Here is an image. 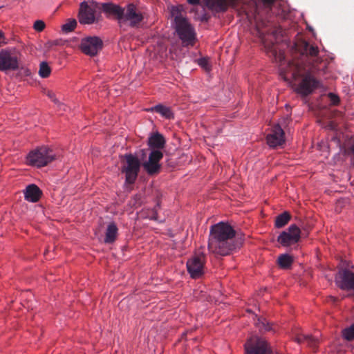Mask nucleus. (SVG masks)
Here are the masks:
<instances>
[{"mask_svg": "<svg viewBox=\"0 0 354 354\" xmlns=\"http://www.w3.org/2000/svg\"><path fill=\"white\" fill-rule=\"evenodd\" d=\"M254 20L255 34L261 39L267 53L279 63L280 76L285 81L290 82L294 91L301 96L306 97L313 93L319 84L313 73L322 69L318 66L322 62L318 48L305 42L304 52L300 54L299 58L286 60L284 52L279 46V44L283 41V30L274 27L257 6Z\"/></svg>", "mask_w": 354, "mask_h": 354, "instance_id": "nucleus-1", "label": "nucleus"}, {"mask_svg": "<svg viewBox=\"0 0 354 354\" xmlns=\"http://www.w3.org/2000/svg\"><path fill=\"white\" fill-rule=\"evenodd\" d=\"M241 241L235 238V231L229 224L220 222L211 226L208 249L222 256L227 255L241 245Z\"/></svg>", "mask_w": 354, "mask_h": 354, "instance_id": "nucleus-2", "label": "nucleus"}, {"mask_svg": "<svg viewBox=\"0 0 354 354\" xmlns=\"http://www.w3.org/2000/svg\"><path fill=\"white\" fill-rule=\"evenodd\" d=\"M170 14L174 21L176 32L185 46H192L196 40L194 28L182 15L178 7L172 6Z\"/></svg>", "mask_w": 354, "mask_h": 354, "instance_id": "nucleus-3", "label": "nucleus"}, {"mask_svg": "<svg viewBox=\"0 0 354 354\" xmlns=\"http://www.w3.org/2000/svg\"><path fill=\"white\" fill-rule=\"evenodd\" d=\"M21 53L15 48L2 49L0 51V71H17L19 68Z\"/></svg>", "mask_w": 354, "mask_h": 354, "instance_id": "nucleus-4", "label": "nucleus"}, {"mask_svg": "<svg viewBox=\"0 0 354 354\" xmlns=\"http://www.w3.org/2000/svg\"><path fill=\"white\" fill-rule=\"evenodd\" d=\"M142 12L133 3H129L123 8L122 16L119 19V26L122 28L124 26L137 27L143 20Z\"/></svg>", "mask_w": 354, "mask_h": 354, "instance_id": "nucleus-5", "label": "nucleus"}, {"mask_svg": "<svg viewBox=\"0 0 354 354\" xmlns=\"http://www.w3.org/2000/svg\"><path fill=\"white\" fill-rule=\"evenodd\" d=\"M55 158L53 151L46 147H39L31 151L27 156L29 165L41 167L46 165Z\"/></svg>", "mask_w": 354, "mask_h": 354, "instance_id": "nucleus-6", "label": "nucleus"}, {"mask_svg": "<svg viewBox=\"0 0 354 354\" xmlns=\"http://www.w3.org/2000/svg\"><path fill=\"white\" fill-rule=\"evenodd\" d=\"M245 354H270L271 348L267 341L259 336H252L244 345Z\"/></svg>", "mask_w": 354, "mask_h": 354, "instance_id": "nucleus-7", "label": "nucleus"}, {"mask_svg": "<svg viewBox=\"0 0 354 354\" xmlns=\"http://www.w3.org/2000/svg\"><path fill=\"white\" fill-rule=\"evenodd\" d=\"M124 158L126 162L122 171L125 174L126 181L129 184H132L137 178L140 163L139 160L131 153L126 154Z\"/></svg>", "mask_w": 354, "mask_h": 354, "instance_id": "nucleus-8", "label": "nucleus"}, {"mask_svg": "<svg viewBox=\"0 0 354 354\" xmlns=\"http://www.w3.org/2000/svg\"><path fill=\"white\" fill-rule=\"evenodd\" d=\"M301 236L300 229L295 224L283 231L278 236L277 241L284 247L297 243Z\"/></svg>", "mask_w": 354, "mask_h": 354, "instance_id": "nucleus-9", "label": "nucleus"}, {"mask_svg": "<svg viewBox=\"0 0 354 354\" xmlns=\"http://www.w3.org/2000/svg\"><path fill=\"white\" fill-rule=\"evenodd\" d=\"M80 49L86 55H95L102 47V39L96 36H90L82 39Z\"/></svg>", "mask_w": 354, "mask_h": 354, "instance_id": "nucleus-10", "label": "nucleus"}, {"mask_svg": "<svg viewBox=\"0 0 354 354\" xmlns=\"http://www.w3.org/2000/svg\"><path fill=\"white\" fill-rule=\"evenodd\" d=\"M205 257L195 255L187 262V268L192 278H199L204 272Z\"/></svg>", "mask_w": 354, "mask_h": 354, "instance_id": "nucleus-11", "label": "nucleus"}, {"mask_svg": "<svg viewBox=\"0 0 354 354\" xmlns=\"http://www.w3.org/2000/svg\"><path fill=\"white\" fill-rule=\"evenodd\" d=\"M162 157L163 154L160 150H151L149 159L142 163L144 169L150 175L158 173L160 169L159 161Z\"/></svg>", "mask_w": 354, "mask_h": 354, "instance_id": "nucleus-12", "label": "nucleus"}, {"mask_svg": "<svg viewBox=\"0 0 354 354\" xmlns=\"http://www.w3.org/2000/svg\"><path fill=\"white\" fill-rule=\"evenodd\" d=\"M335 282L342 290L354 291V273L347 269L340 270L335 277Z\"/></svg>", "mask_w": 354, "mask_h": 354, "instance_id": "nucleus-13", "label": "nucleus"}, {"mask_svg": "<svg viewBox=\"0 0 354 354\" xmlns=\"http://www.w3.org/2000/svg\"><path fill=\"white\" fill-rule=\"evenodd\" d=\"M79 21L82 24H92L95 21V10L86 1L80 3Z\"/></svg>", "mask_w": 354, "mask_h": 354, "instance_id": "nucleus-14", "label": "nucleus"}, {"mask_svg": "<svg viewBox=\"0 0 354 354\" xmlns=\"http://www.w3.org/2000/svg\"><path fill=\"white\" fill-rule=\"evenodd\" d=\"M268 145L270 147H277L285 142L284 131L279 124H276L271 133L266 137Z\"/></svg>", "mask_w": 354, "mask_h": 354, "instance_id": "nucleus-15", "label": "nucleus"}, {"mask_svg": "<svg viewBox=\"0 0 354 354\" xmlns=\"http://www.w3.org/2000/svg\"><path fill=\"white\" fill-rule=\"evenodd\" d=\"M41 195V191L35 184L28 185L24 190L25 199L31 203H35L39 201Z\"/></svg>", "mask_w": 354, "mask_h": 354, "instance_id": "nucleus-16", "label": "nucleus"}, {"mask_svg": "<svg viewBox=\"0 0 354 354\" xmlns=\"http://www.w3.org/2000/svg\"><path fill=\"white\" fill-rule=\"evenodd\" d=\"M102 9L104 13L115 16L119 24V19L122 16L123 8L112 3H104L102 4Z\"/></svg>", "mask_w": 354, "mask_h": 354, "instance_id": "nucleus-17", "label": "nucleus"}, {"mask_svg": "<svg viewBox=\"0 0 354 354\" xmlns=\"http://www.w3.org/2000/svg\"><path fill=\"white\" fill-rule=\"evenodd\" d=\"M165 144L164 137L158 132L152 133L148 140V145L152 150H160L165 147Z\"/></svg>", "mask_w": 354, "mask_h": 354, "instance_id": "nucleus-18", "label": "nucleus"}, {"mask_svg": "<svg viewBox=\"0 0 354 354\" xmlns=\"http://www.w3.org/2000/svg\"><path fill=\"white\" fill-rule=\"evenodd\" d=\"M147 111L149 112H157L166 119L170 120L174 118V113L171 109L161 104L149 108Z\"/></svg>", "mask_w": 354, "mask_h": 354, "instance_id": "nucleus-19", "label": "nucleus"}, {"mask_svg": "<svg viewBox=\"0 0 354 354\" xmlns=\"http://www.w3.org/2000/svg\"><path fill=\"white\" fill-rule=\"evenodd\" d=\"M239 0H214L213 6L219 12L225 11L229 6L235 8Z\"/></svg>", "mask_w": 354, "mask_h": 354, "instance_id": "nucleus-20", "label": "nucleus"}, {"mask_svg": "<svg viewBox=\"0 0 354 354\" xmlns=\"http://www.w3.org/2000/svg\"><path fill=\"white\" fill-rule=\"evenodd\" d=\"M295 340L299 344H306V345L313 348H315L317 346L318 342L317 338L312 337L311 335L302 333L295 335Z\"/></svg>", "mask_w": 354, "mask_h": 354, "instance_id": "nucleus-21", "label": "nucleus"}, {"mask_svg": "<svg viewBox=\"0 0 354 354\" xmlns=\"http://www.w3.org/2000/svg\"><path fill=\"white\" fill-rule=\"evenodd\" d=\"M118 235V227L114 223H111L108 225L105 237H104V243H112L115 241Z\"/></svg>", "mask_w": 354, "mask_h": 354, "instance_id": "nucleus-22", "label": "nucleus"}, {"mask_svg": "<svg viewBox=\"0 0 354 354\" xmlns=\"http://www.w3.org/2000/svg\"><path fill=\"white\" fill-rule=\"evenodd\" d=\"M256 327L259 330L260 332L266 331H275L274 328L267 321L266 318L257 317L254 322Z\"/></svg>", "mask_w": 354, "mask_h": 354, "instance_id": "nucleus-23", "label": "nucleus"}, {"mask_svg": "<svg viewBox=\"0 0 354 354\" xmlns=\"http://www.w3.org/2000/svg\"><path fill=\"white\" fill-rule=\"evenodd\" d=\"M292 261L293 260L292 257L288 254H281L277 260L279 266L284 269L290 268Z\"/></svg>", "mask_w": 354, "mask_h": 354, "instance_id": "nucleus-24", "label": "nucleus"}, {"mask_svg": "<svg viewBox=\"0 0 354 354\" xmlns=\"http://www.w3.org/2000/svg\"><path fill=\"white\" fill-rule=\"evenodd\" d=\"M290 214L285 212L277 216L275 220V226L278 228L283 227L290 220Z\"/></svg>", "mask_w": 354, "mask_h": 354, "instance_id": "nucleus-25", "label": "nucleus"}, {"mask_svg": "<svg viewBox=\"0 0 354 354\" xmlns=\"http://www.w3.org/2000/svg\"><path fill=\"white\" fill-rule=\"evenodd\" d=\"M50 68L46 62H43L40 64L39 70V75L40 77L43 78L48 77L50 74Z\"/></svg>", "mask_w": 354, "mask_h": 354, "instance_id": "nucleus-26", "label": "nucleus"}, {"mask_svg": "<svg viewBox=\"0 0 354 354\" xmlns=\"http://www.w3.org/2000/svg\"><path fill=\"white\" fill-rule=\"evenodd\" d=\"M77 21L75 19H69L66 24L62 26V30L66 33L73 31L76 27Z\"/></svg>", "mask_w": 354, "mask_h": 354, "instance_id": "nucleus-27", "label": "nucleus"}, {"mask_svg": "<svg viewBox=\"0 0 354 354\" xmlns=\"http://www.w3.org/2000/svg\"><path fill=\"white\" fill-rule=\"evenodd\" d=\"M342 336L348 341L354 339V324L342 330Z\"/></svg>", "mask_w": 354, "mask_h": 354, "instance_id": "nucleus-28", "label": "nucleus"}, {"mask_svg": "<svg viewBox=\"0 0 354 354\" xmlns=\"http://www.w3.org/2000/svg\"><path fill=\"white\" fill-rule=\"evenodd\" d=\"M46 95L58 106L60 107V109H62L64 111L66 110V106L63 104H62L55 97V94L52 91H46L45 92Z\"/></svg>", "mask_w": 354, "mask_h": 354, "instance_id": "nucleus-29", "label": "nucleus"}, {"mask_svg": "<svg viewBox=\"0 0 354 354\" xmlns=\"http://www.w3.org/2000/svg\"><path fill=\"white\" fill-rule=\"evenodd\" d=\"M198 65L200 66H201L202 68H203L205 70H206V71L210 70V65H209L208 59L205 58V57L200 58L198 60Z\"/></svg>", "mask_w": 354, "mask_h": 354, "instance_id": "nucleus-30", "label": "nucleus"}, {"mask_svg": "<svg viewBox=\"0 0 354 354\" xmlns=\"http://www.w3.org/2000/svg\"><path fill=\"white\" fill-rule=\"evenodd\" d=\"M33 28L35 30L37 31H39V32H41L42 31L44 28H45V24L43 21L41 20H37L35 23H34V26H33Z\"/></svg>", "mask_w": 354, "mask_h": 354, "instance_id": "nucleus-31", "label": "nucleus"}, {"mask_svg": "<svg viewBox=\"0 0 354 354\" xmlns=\"http://www.w3.org/2000/svg\"><path fill=\"white\" fill-rule=\"evenodd\" d=\"M328 96L330 97V100L332 104H337L339 102V97L337 95H335L333 93H330L328 94Z\"/></svg>", "mask_w": 354, "mask_h": 354, "instance_id": "nucleus-32", "label": "nucleus"}, {"mask_svg": "<svg viewBox=\"0 0 354 354\" xmlns=\"http://www.w3.org/2000/svg\"><path fill=\"white\" fill-rule=\"evenodd\" d=\"M147 217L151 220H158V216H157V212L156 209H153L150 211L149 214L147 216Z\"/></svg>", "mask_w": 354, "mask_h": 354, "instance_id": "nucleus-33", "label": "nucleus"}, {"mask_svg": "<svg viewBox=\"0 0 354 354\" xmlns=\"http://www.w3.org/2000/svg\"><path fill=\"white\" fill-rule=\"evenodd\" d=\"M263 2L264 6H266V12L267 13L270 8L269 7L271 6V4L274 1V0H262Z\"/></svg>", "mask_w": 354, "mask_h": 354, "instance_id": "nucleus-34", "label": "nucleus"}, {"mask_svg": "<svg viewBox=\"0 0 354 354\" xmlns=\"http://www.w3.org/2000/svg\"><path fill=\"white\" fill-rule=\"evenodd\" d=\"M187 1L192 5H197L199 3L200 0H187Z\"/></svg>", "mask_w": 354, "mask_h": 354, "instance_id": "nucleus-35", "label": "nucleus"}, {"mask_svg": "<svg viewBox=\"0 0 354 354\" xmlns=\"http://www.w3.org/2000/svg\"><path fill=\"white\" fill-rule=\"evenodd\" d=\"M26 74H27V75H29V74H30V71H29L28 70H27V71H26Z\"/></svg>", "mask_w": 354, "mask_h": 354, "instance_id": "nucleus-36", "label": "nucleus"}]
</instances>
